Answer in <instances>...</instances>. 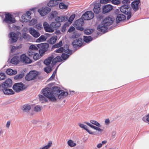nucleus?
<instances>
[{"label":"nucleus","instance_id":"obj_1","mask_svg":"<svg viewBox=\"0 0 149 149\" xmlns=\"http://www.w3.org/2000/svg\"><path fill=\"white\" fill-rule=\"evenodd\" d=\"M42 92L44 96L41 95H38L40 101L42 103L47 101L45 97L52 101H55L56 100V97H57L59 99L63 98L68 94L67 92L61 90L60 88L57 86L53 87L51 90L48 87L45 88L42 90Z\"/></svg>","mask_w":149,"mask_h":149},{"label":"nucleus","instance_id":"obj_2","mask_svg":"<svg viewBox=\"0 0 149 149\" xmlns=\"http://www.w3.org/2000/svg\"><path fill=\"white\" fill-rule=\"evenodd\" d=\"M115 19L112 16L107 17L97 27V30L101 32L105 33L107 29V26H109L113 23Z\"/></svg>","mask_w":149,"mask_h":149},{"label":"nucleus","instance_id":"obj_3","mask_svg":"<svg viewBox=\"0 0 149 149\" xmlns=\"http://www.w3.org/2000/svg\"><path fill=\"white\" fill-rule=\"evenodd\" d=\"M129 0H123L122 1V5L121 6L120 10L121 13L127 15V19H129L131 17V12L130 8Z\"/></svg>","mask_w":149,"mask_h":149},{"label":"nucleus","instance_id":"obj_4","mask_svg":"<svg viewBox=\"0 0 149 149\" xmlns=\"http://www.w3.org/2000/svg\"><path fill=\"white\" fill-rule=\"evenodd\" d=\"M3 21L8 24V27L10 29L11 27L10 24L15 23L16 21L13 15L10 13H8L5 14V17Z\"/></svg>","mask_w":149,"mask_h":149},{"label":"nucleus","instance_id":"obj_5","mask_svg":"<svg viewBox=\"0 0 149 149\" xmlns=\"http://www.w3.org/2000/svg\"><path fill=\"white\" fill-rule=\"evenodd\" d=\"M49 46V44L46 43L38 44L37 45V47L39 49V52L41 56L47 51Z\"/></svg>","mask_w":149,"mask_h":149},{"label":"nucleus","instance_id":"obj_6","mask_svg":"<svg viewBox=\"0 0 149 149\" xmlns=\"http://www.w3.org/2000/svg\"><path fill=\"white\" fill-rule=\"evenodd\" d=\"M25 85L22 83H15L13 86V89L17 93L23 91L25 88Z\"/></svg>","mask_w":149,"mask_h":149},{"label":"nucleus","instance_id":"obj_7","mask_svg":"<svg viewBox=\"0 0 149 149\" xmlns=\"http://www.w3.org/2000/svg\"><path fill=\"white\" fill-rule=\"evenodd\" d=\"M84 24V22L82 19H79L76 21L74 24V26L76 27L77 30L80 31H82L84 30V28L82 26Z\"/></svg>","mask_w":149,"mask_h":149},{"label":"nucleus","instance_id":"obj_8","mask_svg":"<svg viewBox=\"0 0 149 149\" xmlns=\"http://www.w3.org/2000/svg\"><path fill=\"white\" fill-rule=\"evenodd\" d=\"M38 75V72L35 71H30L26 76L25 79L28 81L34 80Z\"/></svg>","mask_w":149,"mask_h":149},{"label":"nucleus","instance_id":"obj_9","mask_svg":"<svg viewBox=\"0 0 149 149\" xmlns=\"http://www.w3.org/2000/svg\"><path fill=\"white\" fill-rule=\"evenodd\" d=\"M17 34H21V33L19 31L17 32V33L13 32H10L9 34V38L10 40L11 43L16 42L18 39Z\"/></svg>","mask_w":149,"mask_h":149},{"label":"nucleus","instance_id":"obj_10","mask_svg":"<svg viewBox=\"0 0 149 149\" xmlns=\"http://www.w3.org/2000/svg\"><path fill=\"white\" fill-rule=\"evenodd\" d=\"M94 14L91 11H87L82 16V18L84 20H89L93 18Z\"/></svg>","mask_w":149,"mask_h":149},{"label":"nucleus","instance_id":"obj_11","mask_svg":"<svg viewBox=\"0 0 149 149\" xmlns=\"http://www.w3.org/2000/svg\"><path fill=\"white\" fill-rule=\"evenodd\" d=\"M19 60L22 63L26 64H30L32 62V60L24 54L20 55Z\"/></svg>","mask_w":149,"mask_h":149},{"label":"nucleus","instance_id":"obj_12","mask_svg":"<svg viewBox=\"0 0 149 149\" xmlns=\"http://www.w3.org/2000/svg\"><path fill=\"white\" fill-rule=\"evenodd\" d=\"M83 41L82 38H79L74 40L72 42V44L74 48H76L77 47H80L83 44Z\"/></svg>","mask_w":149,"mask_h":149},{"label":"nucleus","instance_id":"obj_13","mask_svg":"<svg viewBox=\"0 0 149 149\" xmlns=\"http://www.w3.org/2000/svg\"><path fill=\"white\" fill-rule=\"evenodd\" d=\"M66 49H64L62 47H60L55 51V52L56 53H61L63 51L70 54H71L72 53V51L69 49V46L68 45H66Z\"/></svg>","mask_w":149,"mask_h":149},{"label":"nucleus","instance_id":"obj_14","mask_svg":"<svg viewBox=\"0 0 149 149\" xmlns=\"http://www.w3.org/2000/svg\"><path fill=\"white\" fill-rule=\"evenodd\" d=\"M12 85V81L10 79L8 78L1 84V88H10Z\"/></svg>","mask_w":149,"mask_h":149},{"label":"nucleus","instance_id":"obj_15","mask_svg":"<svg viewBox=\"0 0 149 149\" xmlns=\"http://www.w3.org/2000/svg\"><path fill=\"white\" fill-rule=\"evenodd\" d=\"M51 9L48 7H45L42 9H38V11L42 16H44L50 12Z\"/></svg>","mask_w":149,"mask_h":149},{"label":"nucleus","instance_id":"obj_16","mask_svg":"<svg viewBox=\"0 0 149 149\" xmlns=\"http://www.w3.org/2000/svg\"><path fill=\"white\" fill-rule=\"evenodd\" d=\"M8 88H1L0 89V91H2L5 95H13L15 93V92L11 89Z\"/></svg>","mask_w":149,"mask_h":149},{"label":"nucleus","instance_id":"obj_17","mask_svg":"<svg viewBox=\"0 0 149 149\" xmlns=\"http://www.w3.org/2000/svg\"><path fill=\"white\" fill-rule=\"evenodd\" d=\"M113 6L110 4H107L104 5L103 7L102 13L103 14H105L111 11L113 9Z\"/></svg>","mask_w":149,"mask_h":149},{"label":"nucleus","instance_id":"obj_18","mask_svg":"<svg viewBox=\"0 0 149 149\" xmlns=\"http://www.w3.org/2000/svg\"><path fill=\"white\" fill-rule=\"evenodd\" d=\"M43 26L46 31L49 32H53L54 31V29H52L50 25L46 22H45L43 24Z\"/></svg>","mask_w":149,"mask_h":149},{"label":"nucleus","instance_id":"obj_19","mask_svg":"<svg viewBox=\"0 0 149 149\" xmlns=\"http://www.w3.org/2000/svg\"><path fill=\"white\" fill-rule=\"evenodd\" d=\"M30 33L35 38H38L40 35V33L36 30L32 28H30L29 30Z\"/></svg>","mask_w":149,"mask_h":149},{"label":"nucleus","instance_id":"obj_20","mask_svg":"<svg viewBox=\"0 0 149 149\" xmlns=\"http://www.w3.org/2000/svg\"><path fill=\"white\" fill-rule=\"evenodd\" d=\"M140 3V0H135L131 3V6L134 10L136 11L138 10V5Z\"/></svg>","mask_w":149,"mask_h":149},{"label":"nucleus","instance_id":"obj_21","mask_svg":"<svg viewBox=\"0 0 149 149\" xmlns=\"http://www.w3.org/2000/svg\"><path fill=\"white\" fill-rule=\"evenodd\" d=\"M31 15V13L29 11H28L26 12L25 16H22V18L24 20V21L25 22H28L31 19L30 15Z\"/></svg>","mask_w":149,"mask_h":149},{"label":"nucleus","instance_id":"obj_22","mask_svg":"<svg viewBox=\"0 0 149 149\" xmlns=\"http://www.w3.org/2000/svg\"><path fill=\"white\" fill-rule=\"evenodd\" d=\"M126 18V16L124 15L121 14L118 15L116 18V21L117 23H118L122 21L125 20Z\"/></svg>","mask_w":149,"mask_h":149},{"label":"nucleus","instance_id":"obj_23","mask_svg":"<svg viewBox=\"0 0 149 149\" xmlns=\"http://www.w3.org/2000/svg\"><path fill=\"white\" fill-rule=\"evenodd\" d=\"M68 19L67 17L65 16H58L55 19V21L61 23V22L64 21H66Z\"/></svg>","mask_w":149,"mask_h":149},{"label":"nucleus","instance_id":"obj_24","mask_svg":"<svg viewBox=\"0 0 149 149\" xmlns=\"http://www.w3.org/2000/svg\"><path fill=\"white\" fill-rule=\"evenodd\" d=\"M58 15V13L56 11H52L49 15V18L50 20L56 18Z\"/></svg>","mask_w":149,"mask_h":149},{"label":"nucleus","instance_id":"obj_25","mask_svg":"<svg viewBox=\"0 0 149 149\" xmlns=\"http://www.w3.org/2000/svg\"><path fill=\"white\" fill-rule=\"evenodd\" d=\"M78 125L81 128H83L89 134L92 135L94 134V133L92 131L89 130L87 128V127L86 125L80 123H78Z\"/></svg>","mask_w":149,"mask_h":149},{"label":"nucleus","instance_id":"obj_26","mask_svg":"<svg viewBox=\"0 0 149 149\" xmlns=\"http://www.w3.org/2000/svg\"><path fill=\"white\" fill-rule=\"evenodd\" d=\"M100 8L99 5L97 3H95L94 5L93 11L94 13L96 14H98L100 12Z\"/></svg>","mask_w":149,"mask_h":149},{"label":"nucleus","instance_id":"obj_27","mask_svg":"<svg viewBox=\"0 0 149 149\" xmlns=\"http://www.w3.org/2000/svg\"><path fill=\"white\" fill-rule=\"evenodd\" d=\"M19 59V57L17 56H14L11 60L10 63L14 64H17L18 63Z\"/></svg>","mask_w":149,"mask_h":149},{"label":"nucleus","instance_id":"obj_28","mask_svg":"<svg viewBox=\"0 0 149 149\" xmlns=\"http://www.w3.org/2000/svg\"><path fill=\"white\" fill-rule=\"evenodd\" d=\"M61 25V24L57 21L52 22L50 24V26L52 27V29L55 28L57 29Z\"/></svg>","mask_w":149,"mask_h":149},{"label":"nucleus","instance_id":"obj_29","mask_svg":"<svg viewBox=\"0 0 149 149\" xmlns=\"http://www.w3.org/2000/svg\"><path fill=\"white\" fill-rule=\"evenodd\" d=\"M57 39V36H53L52 37L47 41L48 42L51 44H53L55 43Z\"/></svg>","mask_w":149,"mask_h":149},{"label":"nucleus","instance_id":"obj_30","mask_svg":"<svg viewBox=\"0 0 149 149\" xmlns=\"http://www.w3.org/2000/svg\"><path fill=\"white\" fill-rule=\"evenodd\" d=\"M54 57L53 56H50L47 58V59L45 60L44 61V63L46 65H49L52 61Z\"/></svg>","mask_w":149,"mask_h":149},{"label":"nucleus","instance_id":"obj_31","mask_svg":"<svg viewBox=\"0 0 149 149\" xmlns=\"http://www.w3.org/2000/svg\"><path fill=\"white\" fill-rule=\"evenodd\" d=\"M6 73L8 75H11L16 74L17 73V71L16 70H13L12 69L9 68L7 70Z\"/></svg>","mask_w":149,"mask_h":149},{"label":"nucleus","instance_id":"obj_32","mask_svg":"<svg viewBox=\"0 0 149 149\" xmlns=\"http://www.w3.org/2000/svg\"><path fill=\"white\" fill-rule=\"evenodd\" d=\"M47 39V38L44 35H41L36 40L37 42L45 41Z\"/></svg>","mask_w":149,"mask_h":149},{"label":"nucleus","instance_id":"obj_33","mask_svg":"<svg viewBox=\"0 0 149 149\" xmlns=\"http://www.w3.org/2000/svg\"><path fill=\"white\" fill-rule=\"evenodd\" d=\"M52 142L51 141H49L47 144L44 146L40 147L38 149H48L52 146Z\"/></svg>","mask_w":149,"mask_h":149},{"label":"nucleus","instance_id":"obj_34","mask_svg":"<svg viewBox=\"0 0 149 149\" xmlns=\"http://www.w3.org/2000/svg\"><path fill=\"white\" fill-rule=\"evenodd\" d=\"M31 109V106L28 104L24 105L22 109L24 111L26 112H28Z\"/></svg>","mask_w":149,"mask_h":149},{"label":"nucleus","instance_id":"obj_35","mask_svg":"<svg viewBox=\"0 0 149 149\" xmlns=\"http://www.w3.org/2000/svg\"><path fill=\"white\" fill-rule=\"evenodd\" d=\"M84 40L86 42H88L92 40V38L90 36H84Z\"/></svg>","mask_w":149,"mask_h":149},{"label":"nucleus","instance_id":"obj_36","mask_svg":"<svg viewBox=\"0 0 149 149\" xmlns=\"http://www.w3.org/2000/svg\"><path fill=\"white\" fill-rule=\"evenodd\" d=\"M68 145L71 147H73L76 145V143L74 142V141L71 140H70L67 142Z\"/></svg>","mask_w":149,"mask_h":149},{"label":"nucleus","instance_id":"obj_37","mask_svg":"<svg viewBox=\"0 0 149 149\" xmlns=\"http://www.w3.org/2000/svg\"><path fill=\"white\" fill-rule=\"evenodd\" d=\"M94 30L93 29H85L84 30V32L85 34L89 35L92 33L93 31Z\"/></svg>","mask_w":149,"mask_h":149},{"label":"nucleus","instance_id":"obj_38","mask_svg":"<svg viewBox=\"0 0 149 149\" xmlns=\"http://www.w3.org/2000/svg\"><path fill=\"white\" fill-rule=\"evenodd\" d=\"M90 122L92 124L95 125L97 126V127H101L100 124L99 123H98L95 120H90Z\"/></svg>","mask_w":149,"mask_h":149},{"label":"nucleus","instance_id":"obj_39","mask_svg":"<svg viewBox=\"0 0 149 149\" xmlns=\"http://www.w3.org/2000/svg\"><path fill=\"white\" fill-rule=\"evenodd\" d=\"M62 45V42L61 41H60L58 43L56 44L53 46L52 48H56L60 47Z\"/></svg>","mask_w":149,"mask_h":149},{"label":"nucleus","instance_id":"obj_40","mask_svg":"<svg viewBox=\"0 0 149 149\" xmlns=\"http://www.w3.org/2000/svg\"><path fill=\"white\" fill-rule=\"evenodd\" d=\"M33 52H36L38 50V48L35 46L33 45H31L29 48V49Z\"/></svg>","mask_w":149,"mask_h":149},{"label":"nucleus","instance_id":"obj_41","mask_svg":"<svg viewBox=\"0 0 149 149\" xmlns=\"http://www.w3.org/2000/svg\"><path fill=\"white\" fill-rule=\"evenodd\" d=\"M58 66L55 69V70L53 72L52 75L49 78V80H51L52 79H53L54 78L55 76V74H56V72H57V70L58 69Z\"/></svg>","mask_w":149,"mask_h":149},{"label":"nucleus","instance_id":"obj_42","mask_svg":"<svg viewBox=\"0 0 149 149\" xmlns=\"http://www.w3.org/2000/svg\"><path fill=\"white\" fill-rule=\"evenodd\" d=\"M59 8L61 9H65L67 8L68 6L65 4L63 3H61L59 4Z\"/></svg>","mask_w":149,"mask_h":149},{"label":"nucleus","instance_id":"obj_43","mask_svg":"<svg viewBox=\"0 0 149 149\" xmlns=\"http://www.w3.org/2000/svg\"><path fill=\"white\" fill-rule=\"evenodd\" d=\"M69 26V24L67 23H65L63 26L62 28L61 31L63 32H65L66 30V28L67 26Z\"/></svg>","mask_w":149,"mask_h":149},{"label":"nucleus","instance_id":"obj_44","mask_svg":"<svg viewBox=\"0 0 149 149\" xmlns=\"http://www.w3.org/2000/svg\"><path fill=\"white\" fill-rule=\"evenodd\" d=\"M24 76V75L22 74H20L16 75L14 77V79L15 80H18L22 78Z\"/></svg>","mask_w":149,"mask_h":149},{"label":"nucleus","instance_id":"obj_45","mask_svg":"<svg viewBox=\"0 0 149 149\" xmlns=\"http://www.w3.org/2000/svg\"><path fill=\"white\" fill-rule=\"evenodd\" d=\"M52 70V68L49 66L46 67L44 68V71L47 73L50 72Z\"/></svg>","mask_w":149,"mask_h":149},{"label":"nucleus","instance_id":"obj_46","mask_svg":"<svg viewBox=\"0 0 149 149\" xmlns=\"http://www.w3.org/2000/svg\"><path fill=\"white\" fill-rule=\"evenodd\" d=\"M33 58L35 61H36L38 59L40 58L39 54L36 52L33 56Z\"/></svg>","mask_w":149,"mask_h":149},{"label":"nucleus","instance_id":"obj_47","mask_svg":"<svg viewBox=\"0 0 149 149\" xmlns=\"http://www.w3.org/2000/svg\"><path fill=\"white\" fill-rule=\"evenodd\" d=\"M36 52H33L32 51L29 50L27 52V54L30 57H31L33 56Z\"/></svg>","mask_w":149,"mask_h":149},{"label":"nucleus","instance_id":"obj_48","mask_svg":"<svg viewBox=\"0 0 149 149\" xmlns=\"http://www.w3.org/2000/svg\"><path fill=\"white\" fill-rule=\"evenodd\" d=\"M37 22V20L35 19H33L29 22L30 26H33L36 24Z\"/></svg>","mask_w":149,"mask_h":149},{"label":"nucleus","instance_id":"obj_49","mask_svg":"<svg viewBox=\"0 0 149 149\" xmlns=\"http://www.w3.org/2000/svg\"><path fill=\"white\" fill-rule=\"evenodd\" d=\"M75 17V15L74 14L72 15L69 17L68 20V22H70V23H71L72 21H73V19H74V18Z\"/></svg>","mask_w":149,"mask_h":149},{"label":"nucleus","instance_id":"obj_50","mask_svg":"<svg viewBox=\"0 0 149 149\" xmlns=\"http://www.w3.org/2000/svg\"><path fill=\"white\" fill-rule=\"evenodd\" d=\"M143 121L145 122H149V114L147 115L146 117H143L142 118Z\"/></svg>","mask_w":149,"mask_h":149},{"label":"nucleus","instance_id":"obj_51","mask_svg":"<svg viewBox=\"0 0 149 149\" xmlns=\"http://www.w3.org/2000/svg\"><path fill=\"white\" fill-rule=\"evenodd\" d=\"M61 56L63 60H65L68 58L69 55L65 53H63Z\"/></svg>","mask_w":149,"mask_h":149},{"label":"nucleus","instance_id":"obj_52","mask_svg":"<svg viewBox=\"0 0 149 149\" xmlns=\"http://www.w3.org/2000/svg\"><path fill=\"white\" fill-rule=\"evenodd\" d=\"M93 129L98 131V132H102L103 131V130L100 128L99 127L94 126Z\"/></svg>","mask_w":149,"mask_h":149},{"label":"nucleus","instance_id":"obj_53","mask_svg":"<svg viewBox=\"0 0 149 149\" xmlns=\"http://www.w3.org/2000/svg\"><path fill=\"white\" fill-rule=\"evenodd\" d=\"M5 78V74L3 73H0V80L4 79Z\"/></svg>","mask_w":149,"mask_h":149},{"label":"nucleus","instance_id":"obj_54","mask_svg":"<svg viewBox=\"0 0 149 149\" xmlns=\"http://www.w3.org/2000/svg\"><path fill=\"white\" fill-rule=\"evenodd\" d=\"M111 1V0H100V3L101 4H105Z\"/></svg>","mask_w":149,"mask_h":149},{"label":"nucleus","instance_id":"obj_55","mask_svg":"<svg viewBox=\"0 0 149 149\" xmlns=\"http://www.w3.org/2000/svg\"><path fill=\"white\" fill-rule=\"evenodd\" d=\"M111 2L115 5L119 4L120 3V1L119 0H112Z\"/></svg>","mask_w":149,"mask_h":149},{"label":"nucleus","instance_id":"obj_56","mask_svg":"<svg viewBox=\"0 0 149 149\" xmlns=\"http://www.w3.org/2000/svg\"><path fill=\"white\" fill-rule=\"evenodd\" d=\"M35 28L41 30L42 28V26L40 24H37L36 25Z\"/></svg>","mask_w":149,"mask_h":149},{"label":"nucleus","instance_id":"obj_57","mask_svg":"<svg viewBox=\"0 0 149 149\" xmlns=\"http://www.w3.org/2000/svg\"><path fill=\"white\" fill-rule=\"evenodd\" d=\"M34 110L37 112L40 111H41V108L39 106H36L34 108Z\"/></svg>","mask_w":149,"mask_h":149},{"label":"nucleus","instance_id":"obj_58","mask_svg":"<svg viewBox=\"0 0 149 149\" xmlns=\"http://www.w3.org/2000/svg\"><path fill=\"white\" fill-rule=\"evenodd\" d=\"M121 12L120 10V11L119 9H116L115 10L114 13V14L117 16L118 15L121 14L120 13Z\"/></svg>","mask_w":149,"mask_h":149},{"label":"nucleus","instance_id":"obj_59","mask_svg":"<svg viewBox=\"0 0 149 149\" xmlns=\"http://www.w3.org/2000/svg\"><path fill=\"white\" fill-rule=\"evenodd\" d=\"M75 28L74 27L71 26L68 30V31L69 32H71L75 30Z\"/></svg>","mask_w":149,"mask_h":149},{"label":"nucleus","instance_id":"obj_60","mask_svg":"<svg viewBox=\"0 0 149 149\" xmlns=\"http://www.w3.org/2000/svg\"><path fill=\"white\" fill-rule=\"evenodd\" d=\"M19 48V46H17V47H15V46H13L12 47V48L11 49V52H14L15 51L18 49Z\"/></svg>","mask_w":149,"mask_h":149},{"label":"nucleus","instance_id":"obj_61","mask_svg":"<svg viewBox=\"0 0 149 149\" xmlns=\"http://www.w3.org/2000/svg\"><path fill=\"white\" fill-rule=\"evenodd\" d=\"M58 61H57L56 60L55 58H53L52 61V64H53V65L55 64L56 63L58 62Z\"/></svg>","mask_w":149,"mask_h":149},{"label":"nucleus","instance_id":"obj_62","mask_svg":"<svg viewBox=\"0 0 149 149\" xmlns=\"http://www.w3.org/2000/svg\"><path fill=\"white\" fill-rule=\"evenodd\" d=\"M84 123L86 124H87L88 126H90L91 128H93L94 127V125H93L90 124V123H89L88 122H84Z\"/></svg>","mask_w":149,"mask_h":149},{"label":"nucleus","instance_id":"obj_63","mask_svg":"<svg viewBox=\"0 0 149 149\" xmlns=\"http://www.w3.org/2000/svg\"><path fill=\"white\" fill-rule=\"evenodd\" d=\"M103 18V16L100 15H99L97 16V19L98 20H100Z\"/></svg>","mask_w":149,"mask_h":149},{"label":"nucleus","instance_id":"obj_64","mask_svg":"<svg viewBox=\"0 0 149 149\" xmlns=\"http://www.w3.org/2000/svg\"><path fill=\"white\" fill-rule=\"evenodd\" d=\"M55 58L57 61H58V62H60L62 60L61 57L59 56H57L56 57H55Z\"/></svg>","mask_w":149,"mask_h":149}]
</instances>
